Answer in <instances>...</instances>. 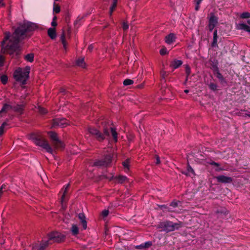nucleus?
Returning a JSON list of instances; mask_svg holds the SVG:
<instances>
[{
	"label": "nucleus",
	"instance_id": "1",
	"mask_svg": "<svg viewBox=\"0 0 250 250\" xmlns=\"http://www.w3.org/2000/svg\"><path fill=\"white\" fill-rule=\"evenodd\" d=\"M37 27V25L34 23L25 22L15 30L13 39L9 40V34L5 35L1 44V53L9 54L13 57L14 53L19 48V43L27 36H30V33L34 31Z\"/></svg>",
	"mask_w": 250,
	"mask_h": 250
},
{
	"label": "nucleus",
	"instance_id": "2",
	"mask_svg": "<svg viewBox=\"0 0 250 250\" xmlns=\"http://www.w3.org/2000/svg\"><path fill=\"white\" fill-rule=\"evenodd\" d=\"M30 138L37 146L42 147L47 152L51 154H53V149L49 144L48 141L41 135L33 133L31 134Z\"/></svg>",
	"mask_w": 250,
	"mask_h": 250
},
{
	"label": "nucleus",
	"instance_id": "3",
	"mask_svg": "<svg viewBox=\"0 0 250 250\" xmlns=\"http://www.w3.org/2000/svg\"><path fill=\"white\" fill-rule=\"evenodd\" d=\"M182 227L181 222L173 223L169 220H165L160 222L157 226V228L160 229V231L168 233L178 230Z\"/></svg>",
	"mask_w": 250,
	"mask_h": 250
},
{
	"label": "nucleus",
	"instance_id": "4",
	"mask_svg": "<svg viewBox=\"0 0 250 250\" xmlns=\"http://www.w3.org/2000/svg\"><path fill=\"white\" fill-rule=\"evenodd\" d=\"M30 69V67L29 66H26L23 70L19 67L14 72V78L16 81L21 82L22 84H26L27 80L29 77Z\"/></svg>",
	"mask_w": 250,
	"mask_h": 250
},
{
	"label": "nucleus",
	"instance_id": "5",
	"mask_svg": "<svg viewBox=\"0 0 250 250\" xmlns=\"http://www.w3.org/2000/svg\"><path fill=\"white\" fill-rule=\"evenodd\" d=\"M89 134L99 142L103 141L106 137H109V130L107 128L103 129V133L95 128L89 127L88 129Z\"/></svg>",
	"mask_w": 250,
	"mask_h": 250
},
{
	"label": "nucleus",
	"instance_id": "6",
	"mask_svg": "<svg viewBox=\"0 0 250 250\" xmlns=\"http://www.w3.org/2000/svg\"><path fill=\"white\" fill-rule=\"evenodd\" d=\"M113 157L111 154H106L103 159L96 160L92 165L97 167H108L110 166Z\"/></svg>",
	"mask_w": 250,
	"mask_h": 250
},
{
	"label": "nucleus",
	"instance_id": "7",
	"mask_svg": "<svg viewBox=\"0 0 250 250\" xmlns=\"http://www.w3.org/2000/svg\"><path fill=\"white\" fill-rule=\"evenodd\" d=\"M48 134L52 141V144L55 149H63L64 147L63 143L58 139L56 133L50 131L48 132Z\"/></svg>",
	"mask_w": 250,
	"mask_h": 250
},
{
	"label": "nucleus",
	"instance_id": "8",
	"mask_svg": "<svg viewBox=\"0 0 250 250\" xmlns=\"http://www.w3.org/2000/svg\"><path fill=\"white\" fill-rule=\"evenodd\" d=\"M65 236L62 233L58 232L55 231L50 233L48 236V239L49 241L51 242V244L53 242H61L64 240Z\"/></svg>",
	"mask_w": 250,
	"mask_h": 250
},
{
	"label": "nucleus",
	"instance_id": "9",
	"mask_svg": "<svg viewBox=\"0 0 250 250\" xmlns=\"http://www.w3.org/2000/svg\"><path fill=\"white\" fill-rule=\"evenodd\" d=\"M68 124L67 120L64 118H57L52 120V126L53 127H64Z\"/></svg>",
	"mask_w": 250,
	"mask_h": 250
},
{
	"label": "nucleus",
	"instance_id": "10",
	"mask_svg": "<svg viewBox=\"0 0 250 250\" xmlns=\"http://www.w3.org/2000/svg\"><path fill=\"white\" fill-rule=\"evenodd\" d=\"M217 182L222 184H231L233 182V178L231 177L220 175L215 177Z\"/></svg>",
	"mask_w": 250,
	"mask_h": 250
},
{
	"label": "nucleus",
	"instance_id": "11",
	"mask_svg": "<svg viewBox=\"0 0 250 250\" xmlns=\"http://www.w3.org/2000/svg\"><path fill=\"white\" fill-rule=\"evenodd\" d=\"M51 244L48 239L42 240L39 244H36L34 246V250H45L49 245Z\"/></svg>",
	"mask_w": 250,
	"mask_h": 250
},
{
	"label": "nucleus",
	"instance_id": "12",
	"mask_svg": "<svg viewBox=\"0 0 250 250\" xmlns=\"http://www.w3.org/2000/svg\"><path fill=\"white\" fill-rule=\"evenodd\" d=\"M218 17L215 16L213 13H211L208 18V24L216 26L218 23Z\"/></svg>",
	"mask_w": 250,
	"mask_h": 250
},
{
	"label": "nucleus",
	"instance_id": "13",
	"mask_svg": "<svg viewBox=\"0 0 250 250\" xmlns=\"http://www.w3.org/2000/svg\"><path fill=\"white\" fill-rule=\"evenodd\" d=\"M214 76L218 79L220 84L225 85L227 84V81L226 78L222 75L220 71L217 72L214 74Z\"/></svg>",
	"mask_w": 250,
	"mask_h": 250
},
{
	"label": "nucleus",
	"instance_id": "14",
	"mask_svg": "<svg viewBox=\"0 0 250 250\" xmlns=\"http://www.w3.org/2000/svg\"><path fill=\"white\" fill-rule=\"evenodd\" d=\"M104 128H107L109 130V136H110V133H111V135L113 137V139L115 142H117L118 141V133L116 131V128L112 127H105Z\"/></svg>",
	"mask_w": 250,
	"mask_h": 250
},
{
	"label": "nucleus",
	"instance_id": "15",
	"mask_svg": "<svg viewBox=\"0 0 250 250\" xmlns=\"http://www.w3.org/2000/svg\"><path fill=\"white\" fill-rule=\"evenodd\" d=\"M176 36L174 33H170L165 37V42L168 44H171L175 42Z\"/></svg>",
	"mask_w": 250,
	"mask_h": 250
},
{
	"label": "nucleus",
	"instance_id": "16",
	"mask_svg": "<svg viewBox=\"0 0 250 250\" xmlns=\"http://www.w3.org/2000/svg\"><path fill=\"white\" fill-rule=\"evenodd\" d=\"M182 173L187 176H191L192 175L194 176L195 175L193 169L188 163L187 165V169L185 171H182Z\"/></svg>",
	"mask_w": 250,
	"mask_h": 250
},
{
	"label": "nucleus",
	"instance_id": "17",
	"mask_svg": "<svg viewBox=\"0 0 250 250\" xmlns=\"http://www.w3.org/2000/svg\"><path fill=\"white\" fill-rule=\"evenodd\" d=\"M152 245V242L151 241H147L145 243H142L139 245L135 246V249L137 250H143L145 249H148Z\"/></svg>",
	"mask_w": 250,
	"mask_h": 250
},
{
	"label": "nucleus",
	"instance_id": "18",
	"mask_svg": "<svg viewBox=\"0 0 250 250\" xmlns=\"http://www.w3.org/2000/svg\"><path fill=\"white\" fill-rule=\"evenodd\" d=\"M238 29L243 31L246 32L250 35V26L246 23H240L238 26Z\"/></svg>",
	"mask_w": 250,
	"mask_h": 250
},
{
	"label": "nucleus",
	"instance_id": "19",
	"mask_svg": "<svg viewBox=\"0 0 250 250\" xmlns=\"http://www.w3.org/2000/svg\"><path fill=\"white\" fill-rule=\"evenodd\" d=\"M12 105L7 104H4L2 108L0 110V118L3 116V113H7L9 110L12 109Z\"/></svg>",
	"mask_w": 250,
	"mask_h": 250
},
{
	"label": "nucleus",
	"instance_id": "20",
	"mask_svg": "<svg viewBox=\"0 0 250 250\" xmlns=\"http://www.w3.org/2000/svg\"><path fill=\"white\" fill-rule=\"evenodd\" d=\"M24 106L23 104H17L15 106L12 105V109L15 112L19 113L20 115L22 114L24 110Z\"/></svg>",
	"mask_w": 250,
	"mask_h": 250
},
{
	"label": "nucleus",
	"instance_id": "21",
	"mask_svg": "<svg viewBox=\"0 0 250 250\" xmlns=\"http://www.w3.org/2000/svg\"><path fill=\"white\" fill-rule=\"evenodd\" d=\"M78 218L81 221L83 229H85L87 228V222L85 220V216L83 213H81L78 214Z\"/></svg>",
	"mask_w": 250,
	"mask_h": 250
},
{
	"label": "nucleus",
	"instance_id": "22",
	"mask_svg": "<svg viewBox=\"0 0 250 250\" xmlns=\"http://www.w3.org/2000/svg\"><path fill=\"white\" fill-rule=\"evenodd\" d=\"M217 39H218L217 30L215 29L213 31V41L211 43V46L212 47H215V46H217Z\"/></svg>",
	"mask_w": 250,
	"mask_h": 250
},
{
	"label": "nucleus",
	"instance_id": "23",
	"mask_svg": "<svg viewBox=\"0 0 250 250\" xmlns=\"http://www.w3.org/2000/svg\"><path fill=\"white\" fill-rule=\"evenodd\" d=\"M47 34L51 39H54L56 37V30L54 28H49L47 31Z\"/></svg>",
	"mask_w": 250,
	"mask_h": 250
},
{
	"label": "nucleus",
	"instance_id": "24",
	"mask_svg": "<svg viewBox=\"0 0 250 250\" xmlns=\"http://www.w3.org/2000/svg\"><path fill=\"white\" fill-rule=\"evenodd\" d=\"M159 208L162 209L163 211H168V212H174V210L170 207V206H168L166 205H158Z\"/></svg>",
	"mask_w": 250,
	"mask_h": 250
},
{
	"label": "nucleus",
	"instance_id": "25",
	"mask_svg": "<svg viewBox=\"0 0 250 250\" xmlns=\"http://www.w3.org/2000/svg\"><path fill=\"white\" fill-rule=\"evenodd\" d=\"M182 61L181 60H175L171 64V66L173 69H176L182 64Z\"/></svg>",
	"mask_w": 250,
	"mask_h": 250
},
{
	"label": "nucleus",
	"instance_id": "26",
	"mask_svg": "<svg viewBox=\"0 0 250 250\" xmlns=\"http://www.w3.org/2000/svg\"><path fill=\"white\" fill-rule=\"evenodd\" d=\"M71 231L73 235L76 236L79 233V229L77 225L73 224L71 228Z\"/></svg>",
	"mask_w": 250,
	"mask_h": 250
},
{
	"label": "nucleus",
	"instance_id": "27",
	"mask_svg": "<svg viewBox=\"0 0 250 250\" xmlns=\"http://www.w3.org/2000/svg\"><path fill=\"white\" fill-rule=\"evenodd\" d=\"M209 164L211 166H213L216 167V168L215 169L216 171H220L224 170L223 168L220 167V164L219 163L214 161H211L209 163Z\"/></svg>",
	"mask_w": 250,
	"mask_h": 250
},
{
	"label": "nucleus",
	"instance_id": "28",
	"mask_svg": "<svg viewBox=\"0 0 250 250\" xmlns=\"http://www.w3.org/2000/svg\"><path fill=\"white\" fill-rule=\"evenodd\" d=\"M34 54L33 53H29L24 56V59L30 62L34 61Z\"/></svg>",
	"mask_w": 250,
	"mask_h": 250
},
{
	"label": "nucleus",
	"instance_id": "29",
	"mask_svg": "<svg viewBox=\"0 0 250 250\" xmlns=\"http://www.w3.org/2000/svg\"><path fill=\"white\" fill-rule=\"evenodd\" d=\"M218 63L212 62L211 63V69H212L213 74L216 73L217 72L219 71V68L218 67Z\"/></svg>",
	"mask_w": 250,
	"mask_h": 250
},
{
	"label": "nucleus",
	"instance_id": "30",
	"mask_svg": "<svg viewBox=\"0 0 250 250\" xmlns=\"http://www.w3.org/2000/svg\"><path fill=\"white\" fill-rule=\"evenodd\" d=\"M116 181L119 183H123L127 180V177L125 176L119 175V176H115Z\"/></svg>",
	"mask_w": 250,
	"mask_h": 250
},
{
	"label": "nucleus",
	"instance_id": "31",
	"mask_svg": "<svg viewBox=\"0 0 250 250\" xmlns=\"http://www.w3.org/2000/svg\"><path fill=\"white\" fill-rule=\"evenodd\" d=\"M76 65L82 68H84L85 63L84 61V58H79L76 61Z\"/></svg>",
	"mask_w": 250,
	"mask_h": 250
},
{
	"label": "nucleus",
	"instance_id": "32",
	"mask_svg": "<svg viewBox=\"0 0 250 250\" xmlns=\"http://www.w3.org/2000/svg\"><path fill=\"white\" fill-rule=\"evenodd\" d=\"M129 162H130L129 159H127L125 161H124V162H122V165L124 166L125 171H126V170H129Z\"/></svg>",
	"mask_w": 250,
	"mask_h": 250
},
{
	"label": "nucleus",
	"instance_id": "33",
	"mask_svg": "<svg viewBox=\"0 0 250 250\" xmlns=\"http://www.w3.org/2000/svg\"><path fill=\"white\" fill-rule=\"evenodd\" d=\"M117 5V0H113L112 6L110 8V15L111 16L113 11L115 10Z\"/></svg>",
	"mask_w": 250,
	"mask_h": 250
},
{
	"label": "nucleus",
	"instance_id": "34",
	"mask_svg": "<svg viewBox=\"0 0 250 250\" xmlns=\"http://www.w3.org/2000/svg\"><path fill=\"white\" fill-rule=\"evenodd\" d=\"M69 186H70L69 184H68L67 185H66V187H65V189L63 191V194L62 196V202L65 201V197L66 194L67 192V190L69 188Z\"/></svg>",
	"mask_w": 250,
	"mask_h": 250
},
{
	"label": "nucleus",
	"instance_id": "35",
	"mask_svg": "<svg viewBox=\"0 0 250 250\" xmlns=\"http://www.w3.org/2000/svg\"><path fill=\"white\" fill-rule=\"evenodd\" d=\"M208 86L209 88L213 91H215L217 90L218 86L216 83H210L208 84Z\"/></svg>",
	"mask_w": 250,
	"mask_h": 250
},
{
	"label": "nucleus",
	"instance_id": "36",
	"mask_svg": "<svg viewBox=\"0 0 250 250\" xmlns=\"http://www.w3.org/2000/svg\"><path fill=\"white\" fill-rule=\"evenodd\" d=\"M61 40L62 44H63V47L65 49H66V40H65V35L64 32L62 33V34L61 35Z\"/></svg>",
	"mask_w": 250,
	"mask_h": 250
},
{
	"label": "nucleus",
	"instance_id": "37",
	"mask_svg": "<svg viewBox=\"0 0 250 250\" xmlns=\"http://www.w3.org/2000/svg\"><path fill=\"white\" fill-rule=\"evenodd\" d=\"M0 80L3 84H5L7 83L8 77L6 75H3L0 77Z\"/></svg>",
	"mask_w": 250,
	"mask_h": 250
},
{
	"label": "nucleus",
	"instance_id": "38",
	"mask_svg": "<svg viewBox=\"0 0 250 250\" xmlns=\"http://www.w3.org/2000/svg\"><path fill=\"white\" fill-rule=\"evenodd\" d=\"M240 18L244 19H249L250 18V13L248 12H243L241 14Z\"/></svg>",
	"mask_w": 250,
	"mask_h": 250
},
{
	"label": "nucleus",
	"instance_id": "39",
	"mask_svg": "<svg viewBox=\"0 0 250 250\" xmlns=\"http://www.w3.org/2000/svg\"><path fill=\"white\" fill-rule=\"evenodd\" d=\"M133 81L130 79H125L123 82V84L125 86H127L133 84Z\"/></svg>",
	"mask_w": 250,
	"mask_h": 250
},
{
	"label": "nucleus",
	"instance_id": "40",
	"mask_svg": "<svg viewBox=\"0 0 250 250\" xmlns=\"http://www.w3.org/2000/svg\"><path fill=\"white\" fill-rule=\"evenodd\" d=\"M185 72L186 75H187V78H188L191 73V69L188 65H186L185 66Z\"/></svg>",
	"mask_w": 250,
	"mask_h": 250
},
{
	"label": "nucleus",
	"instance_id": "41",
	"mask_svg": "<svg viewBox=\"0 0 250 250\" xmlns=\"http://www.w3.org/2000/svg\"><path fill=\"white\" fill-rule=\"evenodd\" d=\"M53 11L56 13H59L60 12V7L58 5H56L55 3L53 5Z\"/></svg>",
	"mask_w": 250,
	"mask_h": 250
},
{
	"label": "nucleus",
	"instance_id": "42",
	"mask_svg": "<svg viewBox=\"0 0 250 250\" xmlns=\"http://www.w3.org/2000/svg\"><path fill=\"white\" fill-rule=\"evenodd\" d=\"M180 203V201H173L172 202L169 206H170V207H171L172 208H175L176 207H178V204Z\"/></svg>",
	"mask_w": 250,
	"mask_h": 250
},
{
	"label": "nucleus",
	"instance_id": "43",
	"mask_svg": "<svg viewBox=\"0 0 250 250\" xmlns=\"http://www.w3.org/2000/svg\"><path fill=\"white\" fill-rule=\"evenodd\" d=\"M168 53V52L167 51V49L166 47H163L162 48H161L160 50V54L161 55H165Z\"/></svg>",
	"mask_w": 250,
	"mask_h": 250
},
{
	"label": "nucleus",
	"instance_id": "44",
	"mask_svg": "<svg viewBox=\"0 0 250 250\" xmlns=\"http://www.w3.org/2000/svg\"><path fill=\"white\" fill-rule=\"evenodd\" d=\"M109 214V210L108 209H104L101 212V216L104 218L107 216Z\"/></svg>",
	"mask_w": 250,
	"mask_h": 250
},
{
	"label": "nucleus",
	"instance_id": "45",
	"mask_svg": "<svg viewBox=\"0 0 250 250\" xmlns=\"http://www.w3.org/2000/svg\"><path fill=\"white\" fill-rule=\"evenodd\" d=\"M56 20H57V17L56 16H54L53 17V18L52 21L51 23V25L52 26L55 27V26H56L57 25V22L56 21Z\"/></svg>",
	"mask_w": 250,
	"mask_h": 250
},
{
	"label": "nucleus",
	"instance_id": "46",
	"mask_svg": "<svg viewBox=\"0 0 250 250\" xmlns=\"http://www.w3.org/2000/svg\"><path fill=\"white\" fill-rule=\"evenodd\" d=\"M39 112L41 114H45L47 113V110L46 109L43 107H39Z\"/></svg>",
	"mask_w": 250,
	"mask_h": 250
},
{
	"label": "nucleus",
	"instance_id": "47",
	"mask_svg": "<svg viewBox=\"0 0 250 250\" xmlns=\"http://www.w3.org/2000/svg\"><path fill=\"white\" fill-rule=\"evenodd\" d=\"M122 27H123V30L124 31H125L128 29V25L126 22H124L122 24Z\"/></svg>",
	"mask_w": 250,
	"mask_h": 250
},
{
	"label": "nucleus",
	"instance_id": "48",
	"mask_svg": "<svg viewBox=\"0 0 250 250\" xmlns=\"http://www.w3.org/2000/svg\"><path fill=\"white\" fill-rule=\"evenodd\" d=\"M215 27V26H214L213 25H212L208 24L207 27L208 28V30L209 32H212L213 31V29Z\"/></svg>",
	"mask_w": 250,
	"mask_h": 250
},
{
	"label": "nucleus",
	"instance_id": "49",
	"mask_svg": "<svg viewBox=\"0 0 250 250\" xmlns=\"http://www.w3.org/2000/svg\"><path fill=\"white\" fill-rule=\"evenodd\" d=\"M105 177V178L106 179H108L109 181H112L113 180H116V178H115V177L114 176V175H112V176L111 177H108L107 176H104Z\"/></svg>",
	"mask_w": 250,
	"mask_h": 250
},
{
	"label": "nucleus",
	"instance_id": "50",
	"mask_svg": "<svg viewBox=\"0 0 250 250\" xmlns=\"http://www.w3.org/2000/svg\"><path fill=\"white\" fill-rule=\"evenodd\" d=\"M5 127H4L2 125H0V135L1 136L3 135V134L4 133V128Z\"/></svg>",
	"mask_w": 250,
	"mask_h": 250
},
{
	"label": "nucleus",
	"instance_id": "51",
	"mask_svg": "<svg viewBox=\"0 0 250 250\" xmlns=\"http://www.w3.org/2000/svg\"><path fill=\"white\" fill-rule=\"evenodd\" d=\"M156 165H159L160 164V159L158 156H156Z\"/></svg>",
	"mask_w": 250,
	"mask_h": 250
},
{
	"label": "nucleus",
	"instance_id": "52",
	"mask_svg": "<svg viewBox=\"0 0 250 250\" xmlns=\"http://www.w3.org/2000/svg\"><path fill=\"white\" fill-rule=\"evenodd\" d=\"M4 58L2 56L0 55V64L2 65L3 63Z\"/></svg>",
	"mask_w": 250,
	"mask_h": 250
},
{
	"label": "nucleus",
	"instance_id": "53",
	"mask_svg": "<svg viewBox=\"0 0 250 250\" xmlns=\"http://www.w3.org/2000/svg\"><path fill=\"white\" fill-rule=\"evenodd\" d=\"M8 121V120H6L5 122H4L1 125L3 126L4 127H5L6 126L8 125V124L7 123V122Z\"/></svg>",
	"mask_w": 250,
	"mask_h": 250
},
{
	"label": "nucleus",
	"instance_id": "54",
	"mask_svg": "<svg viewBox=\"0 0 250 250\" xmlns=\"http://www.w3.org/2000/svg\"><path fill=\"white\" fill-rule=\"evenodd\" d=\"M83 19V17H78V18H77V20L75 22V24L77 23L79 21L82 20Z\"/></svg>",
	"mask_w": 250,
	"mask_h": 250
},
{
	"label": "nucleus",
	"instance_id": "55",
	"mask_svg": "<svg viewBox=\"0 0 250 250\" xmlns=\"http://www.w3.org/2000/svg\"><path fill=\"white\" fill-rule=\"evenodd\" d=\"M220 212L221 213H223L224 214H228V212L227 211V210H222V211H218V213H219Z\"/></svg>",
	"mask_w": 250,
	"mask_h": 250
},
{
	"label": "nucleus",
	"instance_id": "56",
	"mask_svg": "<svg viewBox=\"0 0 250 250\" xmlns=\"http://www.w3.org/2000/svg\"><path fill=\"white\" fill-rule=\"evenodd\" d=\"M5 186H6L5 185H2L1 186V187L0 188V193H2V189L4 188Z\"/></svg>",
	"mask_w": 250,
	"mask_h": 250
},
{
	"label": "nucleus",
	"instance_id": "57",
	"mask_svg": "<svg viewBox=\"0 0 250 250\" xmlns=\"http://www.w3.org/2000/svg\"><path fill=\"white\" fill-rule=\"evenodd\" d=\"M203 0H195V1L196 2V4H197L198 5H200V3L202 2Z\"/></svg>",
	"mask_w": 250,
	"mask_h": 250
},
{
	"label": "nucleus",
	"instance_id": "58",
	"mask_svg": "<svg viewBox=\"0 0 250 250\" xmlns=\"http://www.w3.org/2000/svg\"><path fill=\"white\" fill-rule=\"evenodd\" d=\"M200 8V5H198L196 4V5L195 6V9L196 11H198Z\"/></svg>",
	"mask_w": 250,
	"mask_h": 250
},
{
	"label": "nucleus",
	"instance_id": "59",
	"mask_svg": "<svg viewBox=\"0 0 250 250\" xmlns=\"http://www.w3.org/2000/svg\"><path fill=\"white\" fill-rule=\"evenodd\" d=\"M161 75L163 79H165V75H166V72L163 71L161 72Z\"/></svg>",
	"mask_w": 250,
	"mask_h": 250
},
{
	"label": "nucleus",
	"instance_id": "60",
	"mask_svg": "<svg viewBox=\"0 0 250 250\" xmlns=\"http://www.w3.org/2000/svg\"><path fill=\"white\" fill-rule=\"evenodd\" d=\"M248 25L250 26V20H248L247 21V23H246Z\"/></svg>",
	"mask_w": 250,
	"mask_h": 250
},
{
	"label": "nucleus",
	"instance_id": "61",
	"mask_svg": "<svg viewBox=\"0 0 250 250\" xmlns=\"http://www.w3.org/2000/svg\"><path fill=\"white\" fill-rule=\"evenodd\" d=\"M88 49H89L90 50H92V47L91 46H89L88 47Z\"/></svg>",
	"mask_w": 250,
	"mask_h": 250
},
{
	"label": "nucleus",
	"instance_id": "62",
	"mask_svg": "<svg viewBox=\"0 0 250 250\" xmlns=\"http://www.w3.org/2000/svg\"><path fill=\"white\" fill-rule=\"evenodd\" d=\"M188 91H189L188 90H187V89L184 90V92L186 93H188Z\"/></svg>",
	"mask_w": 250,
	"mask_h": 250
},
{
	"label": "nucleus",
	"instance_id": "63",
	"mask_svg": "<svg viewBox=\"0 0 250 250\" xmlns=\"http://www.w3.org/2000/svg\"><path fill=\"white\" fill-rule=\"evenodd\" d=\"M188 78H187V76H186V81H188Z\"/></svg>",
	"mask_w": 250,
	"mask_h": 250
},
{
	"label": "nucleus",
	"instance_id": "64",
	"mask_svg": "<svg viewBox=\"0 0 250 250\" xmlns=\"http://www.w3.org/2000/svg\"><path fill=\"white\" fill-rule=\"evenodd\" d=\"M67 20H68V18H67V17H66V21H67Z\"/></svg>",
	"mask_w": 250,
	"mask_h": 250
}]
</instances>
